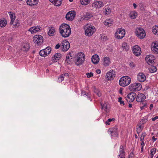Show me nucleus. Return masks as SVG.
Returning a JSON list of instances; mask_svg holds the SVG:
<instances>
[{
	"instance_id": "obj_1",
	"label": "nucleus",
	"mask_w": 158,
	"mask_h": 158,
	"mask_svg": "<svg viewBox=\"0 0 158 158\" xmlns=\"http://www.w3.org/2000/svg\"><path fill=\"white\" fill-rule=\"evenodd\" d=\"M60 31L62 37L66 38L69 37L71 33V28L66 24H62L60 27Z\"/></svg>"
},
{
	"instance_id": "obj_2",
	"label": "nucleus",
	"mask_w": 158,
	"mask_h": 158,
	"mask_svg": "<svg viewBox=\"0 0 158 158\" xmlns=\"http://www.w3.org/2000/svg\"><path fill=\"white\" fill-rule=\"evenodd\" d=\"M131 82V78L128 76H124L122 77L119 81L120 85L125 87L129 85Z\"/></svg>"
},
{
	"instance_id": "obj_3",
	"label": "nucleus",
	"mask_w": 158,
	"mask_h": 158,
	"mask_svg": "<svg viewBox=\"0 0 158 158\" xmlns=\"http://www.w3.org/2000/svg\"><path fill=\"white\" fill-rule=\"evenodd\" d=\"M136 35L140 39H143L145 36V31L143 29L141 28H137L135 31Z\"/></svg>"
},
{
	"instance_id": "obj_4",
	"label": "nucleus",
	"mask_w": 158,
	"mask_h": 158,
	"mask_svg": "<svg viewBox=\"0 0 158 158\" xmlns=\"http://www.w3.org/2000/svg\"><path fill=\"white\" fill-rule=\"evenodd\" d=\"M142 87L140 83H135L131 84L129 86V89L131 91H138L140 90Z\"/></svg>"
},
{
	"instance_id": "obj_5",
	"label": "nucleus",
	"mask_w": 158,
	"mask_h": 158,
	"mask_svg": "<svg viewBox=\"0 0 158 158\" xmlns=\"http://www.w3.org/2000/svg\"><path fill=\"white\" fill-rule=\"evenodd\" d=\"M43 37L40 35H35L33 37V40L38 45H40L44 41Z\"/></svg>"
},
{
	"instance_id": "obj_6",
	"label": "nucleus",
	"mask_w": 158,
	"mask_h": 158,
	"mask_svg": "<svg viewBox=\"0 0 158 158\" xmlns=\"http://www.w3.org/2000/svg\"><path fill=\"white\" fill-rule=\"evenodd\" d=\"M94 29V26H89L87 27L85 32V35L89 36L92 35L95 32Z\"/></svg>"
},
{
	"instance_id": "obj_7",
	"label": "nucleus",
	"mask_w": 158,
	"mask_h": 158,
	"mask_svg": "<svg viewBox=\"0 0 158 158\" xmlns=\"http://www.w3.org/2000/svg\"><path fill=\"white\" fill-rule=\"evenodd\" d=\"M125 34V31L124 29H118L115 33L116 37L118 39H121L123 38Z\"/></svg>"
},
{
	"instance_id": "obj_8",
	"label": "nucleus",
	"mask_w": 158,
	"mask_h": 158,
	"mask_svg": "<svg viewBox=\"0 0 158 158\" xmlns=\"http://www.w3.org/2000/svg\"><path fill=\"white\" fill-rule=\"evenodd\" d=\"M115 76V72L113 70H111L107 73L106 75V77L108 81L113 80Z\"/></svg>"
},
{
	"instance_id": "obj_9",
	"label": "nucleus",
	"mask_w": 158,
	"mask_h": 158,
	"mask_svg": "<svg viewBox=\"0 0 158 158\" xmlns=\"http://www.w3.org/2000/svg\"><path fill=\"white\" fill-rule=\"evenodd\" d=\"M136 96V94L134 92H131L129 93L127 96V100L128 102H132Z\"/></svg>"
},
{
	"instance_id": "obj_10",
	"label": "nucleus",
	"mask_w": 158,
	"mask_h": 158,
	"mask_svg": "<svg viewBox=\"0 0 158 158\" xmlns=\"http://www.w3.org/2000/svg\"><path fill=\"white\" fill-rule=\"evenodd\" d=\"M76 15L75 12L74 11L69 12L66 15V18L69 20H73Z\"/></svg>"
},
{
	"instance_id": "obj_11",
	"label": "nucleus",
	"mask_w": 158,
	"mask_h": 158,
	"mask_svg": "<svg viewBox=\"0 0 158 158\" xmlns=\"http://www.w3.org/2000/svg\"><path fill=\"white\" fill-rule=\"evenodd\" d=\"M132 51L134 54L136 56H139L141 52L140 47L138 45H135L133 47Z\"/></svg>"
},
{
	"instance_id": "obj_12",
	"label": "nucleus",
	"mask_w": 158,
	"mask_h": 158,
	"mask_svg": "<svg viewBox=\"0 0 158 158\" xmlns=\"http://www.w3.org/2000/svg\"><path fill=\"white\" fill-rule=\"evenodd\" d=\"M61 48L63 51H66L68 50L70 48V44L69 42L66 40L63 41L62 43Z\"/></svg>"
},
{
	"instance_id": "obj_13",
	"label": "nucleus",
	"mask_w": 158,
	"mask_h": 158,
	"mask_svg": "<svg viewBox=\"0 0 158 158\" xmlns=\"http://www.w3.org/2000/svg\"><path fill=\"white\" fill-rule=\"evenodd\" d=\"M154 59V56L152 55L147 56L145 58L146 61L148 64L149 65L153 64Z\"/></svg>"
},
{
	"instance_id": "obj_14",
	"label": "nucleus",
	"mask_w": 158,
	"mask_h": 158,
	"mask_svg": "<svg viewBox=\"0 0 158 158\" xmlns=\"http://www.w3.org/2000/svg\"><path fill=\"white\" fill-rule=\"evenodd\" d=\"M152 52L156 54H158V43H152L151 47Z\"/></svg>"
},
{
	"instance_id": "obj_15",
	"label": "nucleus",
	"mask_w": 158,
	"mask_h": 158,
	"mask_svg": "<svg viewBox=\"0 0 158 158\" xmlns=\"http://www.w3.org/2000/svg\"><path fill=\"white\" fill-rule=\"evenodd\" d=\"M138 80L140 82H144L146 79L145 75L142 73H139L137 75Z\"/></svg>"
},
{
	"instance_id": "obj_16",
	"label": "nucleus",
	"mask_w": 158,
	"mask_h": 158,
	"mask_svg": "<svg viewBox=\"0 0 158 158\" xmlns=\"http://www.w3.org/2000/svg\"><path fill=\"white\" fill-rule=\"evenodd\" d=\"M119 151L120 154L118 155V158H125V151L123 146L121 145L120 146Z\"/></svg>"
},
{
	"instance_id": "obj_17",
	"label": "nucleus",
	"mask_w": 158,
	"mask_h": 158,
	"mask_svg": "<svg viewBox=\"0 0 158 158\" xmlns=\"http://www.w3.org/2000/svg\"><path fill=\"white\" fill-rule=\"evenodd\" d=\"M146 98V97L143 94H139L136 98V101L138 102H141L143 101Z\"/></svg>"
},
{
	"instance_id": "obj_18",
	"label": "nucleus",
	"mask_w": 158,
	"mask_h": 158,
	"mask_svg": "<svg viewBox=\"0 0 158 158\" xmlns=\"http://www.w3.org/2000/svg\"><path fill=\"white\" fill-rule=\"evenodd\" d=\"M85 58H84L83 54H82L81 57H77L75 64L77 66H79L82 64Z\"/></svg>"
},
{
	"instance_id": "obj_19",
	"label": "nucleus",
	"mask_w": 158,
	"mask_h": 158,
	"mask_svg": "<svg viewBox=\"0 0 158 158\" xmlns=\"http://www.w3.org/2000/svg\"><path fill=\"white\" fill-rule=\"evenodd\" d=\"M109 130L110 132L111 136L116 137L118 135L117 128L116 127L109 129Z\"/></svg>"
},
{
	"instance_id": "obj_20",
	"label": "nucleus",
	"mask_w": 158,
	"mask_h": 158,
	"mask_svg": "<svg viewBox=\"0 0 158 158\" xmlns=\"http://www.w3.org/2000/svg\"><path fill=\"white\" fill-rule=\"evenodd\" d=\"M40 27L37 26H35L31 27L28 30V31L31 32L32 34L35 33L38 31L40 30Z\"/></svg>"
},
{
	"instance_id": "obj_21",
	"label": "nucleus",
	"mask_w": 158,
	"mask_h": 158,
	"mask_svg": "<svg viewBox=\"0 0 158 158\" xmlns=\"http://www.w3.org/2000/svg\"><path fill=\"white\" fill-rule=\"evenodd\" d=\"M93 17L92 14L89 12L85 13L82 17L83 19L87 20Z\"/></svg>"
},
{
	"instance_id": "obj_22",
	"label": "nucleus",
	"mask_w": 158,
	"mask_h": 158,
	"mask_svg": "<svg viewBox=\"0 0 158 158\" xmlns=\"http://www.w3.org/2000/svg\"><path fill=\"white\" fill-rule=\"evenodd\" d=\"M92 61L94 64H96L98 63L99 61V57L97 55H94L91 58Z\"/></svg>"
},
{
	"instance_id": "obj_23",
	"label": "nucleus",
	"mask_w": 158,
	"mask_h": 158,
	"mask_svg": "<svg viewBox=\"0 0 158 158\" xmlns=\"http://www.w3.org/2000/svg\"><path fill=\"white\" fill-rule=\"evenodd\" d=\"M8 13L10 15V18L11 19V21L10 23V25H12L13 24V22L15 19V13H12L11 12H9Z\"/></svg>"
},
{
	"instance_id": "obj_24",
	"label": "nucleus",
	"mask_w": 158,
	"mask_h": 158,
	"mask_svg": "<svg viewBox=\"0 0 158 158\" xmlns=\"http://www.w3.org/2000/svg\"><path fill=\"white\" fill-rule=\"evenodd\" d=\"M38 0H27V5L32 6L37 4Z\"/></svg>"
},
{
	"instance_id": "obj_25",
	"label": "nucleus",
	"mask_w": 158,
	"mask_h": 158,
	"mask_svg": "<svg viewBox=\"0 0 158 158\" xmlns=\"http://www.w3.org/2000/svg\"><path fill=\"white\" fill-rule=\"evenodd\" d=\"M104 24L108 27L111 26L113 24L111 19H106L104 23Z\"/></svg>"
},
{
	"instance_id": "obj_26",
	"label": "nucleus",
	"mask_w": 158,
	"mask_h": 158,
	"mask_svg": "<svg viewBox=\"0 0 158 158\" xmlns=\"http://www.w3.org/2000/svg\"><path fill=\"white\" fill-rule=\"evenodd\" d=\"M72 56L70 55V54H68L66 57V61L69 64H70L73 62V59L72 58H70Z\"/></svg>"
},
{
	"instance_id": "obj_27",
	"label": "nucleus",
	"mask_w": 158,
	"mask_h": 158,
	"mask_svg": "<svg viewBox=\"0 0 158 158\" xmlns=\"http://www.w3.org/2000/svg\"><path fill=\"white\" fill-rule=\"evenodd\" d=\"M110 63V59L108 57H105L104 59V65L105 66H108Z\"/></svg>"
},
{
	"instance_id": "obj_28",
	"label": "nucleus",
	"mask_w": 158,
	"mask_h": 158,
	"mask_svg": "<svg viewBox=\"0 0 158 158\" xmlns=\"http://www.w3.org/2000/svg\"><path fill=\"white\" fill-rule=\"evenodd\" d=\"M61 57V54L60 53L55 54L52 57L53 60H59Z\"/></svg>"
},
{
	"instance_id": "obj_29",
	"label": "nucleus",
	"mask_w": 158,
	"mask_h": 158,
	"mask_svg": "<svg viewBox=\"0 0 158 158\" xmlns=\"http://www.w3.org/2000/svg\"><path fill=\"white\" fill-rule=\"evenodd\" d=\"M44 50L45 51V54L46 56L50 53L51 51V48L50 47H48L45 49H44Z\"/></svg>"
},
{
	"instance_id": "obj_30",
	"label": "nucleus",
	"mask_w": 158,
	"mask_h": 158,
	"mask_svg": "<svg viewBox=\"0 0 158 158\" xmlns=\"http://www.w3.org/2000/svg\"><path fill=\"white\" fill-rule=\"evenodd\" d=\"M29 45L28 44H26L24 45L22 49L23 51L27 52L29 50Z\"/></svg>"
},
{
	"instance_id": "obj_31",
	"label": "nucleus",
	"mask_w": 158,
	"mask_h": 158,
	"mask_svg": "<svg viewBox=\"0 0 158 158\" xmlns=\"http://www.w3.org/2000/svg\"><path fill=\"white\" fill-rule=\"evenodd\" d=\"M106 14L109 15L111 12V9L110 6H106L105 7Z\"/></svg>"
},
{
	"instance_id": "obj_32",
	"label": "nucleus",
	"mask_w": 158,
	"mask_h": 158,
	"mask_svg": "<svg viewBox=\"0 0 158 158\" xmlns=\"http://www.w3.org/2000/svg\"><path fill=\"white\" fill-rule=\"evenodd\" d=\"M7 24V21L0 19V27H5Z\"/></svg>"
},
{
	"instance_id": "obj_33",
	"label": "nucleus",
	"mask_w": 158,
	"mask_h": 158,
	"mask_svg": "<svg viewBox=\"0 0 158 158\" xmlns=\"http://www.w3.org/2000/svg\"><path fill=\"white\" fill-rule=\"evenodd\" d=\"M122 47L123 50H125L126 51L128 50L129 49V46L126 43H124L122 44Z\"/></svg>"
},
{
	"instance_id": "obj_34",
	"label": "nucleus",
	"mask_w": 158,
	"mask_h": 158,
	"mask_svg": "<svg viewBox=\"0 0 158 158\" xmlns=\"http://www.w3.org/2000/svg\"><path fill=\"white\" fill-rule=\"evenodd\" d=\"M152 30L154 34L158 35V26L155 27H153L152 28Z\"/></svg>"
},
{
	"instance_id": "obj_35",
	"label": "nucleus",
	"mask_w": 158,
	"mask_h": 158,
	"mask_svg": "<svg viewBox=\"0 0 158 158\" xmlns=\"http://www.w3.org/2000/svg\"><path fill=\"white\" fill-rule=\"evenodd\" d=\"M90 0H80L81 3L84 5H87L90 2Z\"/></svg>"
},
{
	"instance_id": "obj_36",
	"label": "nucleus",
	"mask_w": 158,
	"mask_h": 158,
	"mask_svg": "<svg viewBox=\"0 0 158 158\" xmlns=\"http://www.w3.org/2000/svg\"><path fill=\"white\" fill-rule=\"evenodd\" d=\"M137 13L135 12H132L130 14V17L132 19H134L136 18L137 15Z\"/></svg>"
},
{
	"instance_id": "obj_37",
	"label": "nucleus",
	"mask_w": 158,
	"mask_h": 158,
	"mask_svg": "<svg viewBox=\"0 0 158 158\" xmlns=\"http://www.w3.org/2000/svg\"><path fill=\"white\" fill-rule=\"evenodd\" d=\"M101 109H103L107 111V104L105 103L103 105L101 103Z\"/></svg>"
},
{
	"instance_id": "obj_38",
	"label": "nucleus",
	"mask_w": 158,
	"mask_h": 158,
	"mask_svg": "<svg viewBox=\"0 0 158 158\" xmlns=\"http://www.w3.org/2000/svg\"><path fill=\"white\" fill-rule=\"evenodd\" d=\"M55 31L51 27V28L49 30L48 34L49 35H53L54 34Z\"/></svg>"
},
{
	"instance_id": "obj_39",
	"label": "nucleus",
	"mask_w": 158,
	"mask_h": 158,
	"mask_svg": "<svg viewBox=\"0 0 158 158\" xmlns=\"http://www.w3.org/2000/svg\"><path fill=\"white\" fill-rule=\"evenodd\" d=\"M142 130V128L141 125H139V127L137 128L136 131L138 134Z\"/></svg>"
},
{
	"instance_id": "obj_40",
	"label": "nucleus",
	"mask_w": 158,
	"mask_h": 158,
	"mask_svg": "<svg viewBox=\"0 0 158 158\" xmlns=\"http://www.w3.org/2000/svg\"><path fill=\"white\" fill-rule=\"evenodd\" d=\"M39 54L42 56L45 57L46 56L45 53V51L44 50V49L40 51Z\"/></svg>"
},
{
	"instance_id": "obj_41",
	"label": "nucleus",
	"mask_w": 158,
	"mask_h": 158,
	"mask_svg": "<svg viewBox=\"0 0 158 158\" xmlns=\"http://www.w3.org/2000/svg\"><path fill=\"white\" fill-rule=\"evenodd\" d=\"M64 77L63 74H61L59 76L58 80L59 82L62 81L64 79Z\"/></svg>"
},
{
	"instance_id": "obj_42",
	"label": "nucleus",
	"mask_w": 158,
	"mask_h": 158,
	"mask_svg": "<svg viewBox=\"0 0 158 158\" xmlns=\"http://www.w3.org/2000/svg\"><path fill=\"white\" fill-rule=\"evenodd\" d=\"M153 64H152L151 65H152L151 68H150L152 70V73H154L156 72V68L155 66H152Z\"/></svg>"
},
{
	"instance_id": "obj_43",
	"label": "nucleus",
	"mask_w": 158,
	"mask_h": 158,
	"mask_svg": "<svg viewBox=\"0 0 158 158\" xmlns=\"http://www.w3.org/2000/svg\"><path fill=\"white\" fill-rule=\"evenodd\" d=\"M115 120V118H113L112 119L109 118L108 119L107 121L105 122L106 124V125H110V123L112 121Z\"/></svg>"
},
{
	"instance_id": "obj_44",
	"label": "nucleus",
	"mask_w": 158,
	"mask_h": 158,
	"mask_svg": "<svg viewBox=\"0 0 158 158\" xmlns=\"http://www.w3.org/2000/svg\"><path fill=\"white\" fill-rule=\"evenodd\" d=\"M62 0H56V6H60L61 4V3Z\"/></svg>"
},
{
	"instance_id": "obj_45",
	"label": "nucleus",
	"mask_w": 158,
	"mask_h": 158,
	"mask_svg": "<svg viewBox=\"0 0 158 158\" xmlns=\"http://www.w3.org/2000/svg\"><path fill=\"white\" fill-rule=\"evenodd\" d=\"M122 98L121 97H119L118 98V102H120L121 105H124V103L123 101H122Z\"/></svg>"
},
{
	"instance_id": "obj_46",
	"label": "nucleus",
	"mask_w": 158,
	"mask_h": 158,
	"mask_svg": "<svg viewBox=\"0 0 158 158\" xmlns=\"http://www.w3.org/2000/svg\"><path fill=\"white\" fill-rule=\"evenodd\" d=\"M146 135L145 133H142V134L140 138V141H143V140Z\"/></svg>"
},
{
	"instance_id": "obj_47",
	"label": "nucleus",
	"mask_w": 158,
	"mask_h": 158,
	"mask_svg": "<svg viewBox=\"0 0 158 158\" xmlns=\"http://www.w3.org/2000/svg\"><path fill=\"white\" fill-rule=\"evenodd\" d=\"M86 75L87 76V77L89 78L93 76V73L91 72L90 73H86Z\"/></svg>"
},
{
	"instance_id": "obj_48",
	"label": "nucleus",
	"mask_w": 158,
	"mask_h": 158,
	"mask_svg": "<svg viewBox=\"0 0 158 158\" xmlns=\"http://www.w3.org/2000/svg\"><path fill=\"white\" fill-rule=\"evenodd\" d=\"M156 150L155 148H153L151 149V154L154 155L156 153Z\"/></svg>"
},
{
	"instance_id": "obj_49",
	"label": "nucleus",
	"mask_w": 158,
	"mask_h": 158,
	"mask_svg": "<svg viewBox=\"0 0 158 158\" xmlns=\"http://www.w3.org/2000/svg\"><path fill=\"white\" fill-rule=\"evenodd\" d=\"M15 24L14 25V26L16 28L19 26V23L17 20L15 21Z\"/></svg>"
},
{
	"instance_id": "obj_50",
	"label": "nucleus",
	"mask_w": 158,
	"mask_h": 158,
	"mask_svg": "<svg viewBox=\"0 0 158 158\" xmlns=\"http://www.w3.org/2000/svg\"><path fill=\"white\" fill-rule=\"evenodd\" d=\"M49 1L56 6V0H49ZM56 1H57V0H56Z\"/></svg>"
},
{
	"instance_id": "obj_51",
	"label": "nucleus",
	"mask_w": 158,
	"mask_h": 158,
	"mask_svg": "<svg viewBox=\"0 0 158 158\" xmlns=\"http://www.w3.org/2000/svg\"><path fill=\"white\" fill-rule=\"evenodd\" d=\"M129 158H134L133 152H131L129 156Z\"/></svg>"
},
{
	"instance_id": "obj_52",
	"label": "nucleus",
	"mask_w": 158,
	"mask_h": 158,
	"mask_svg": "<svg viewBox=\"0 0 158 158\" xmlns=\"http://www.w3.org/2000/svg\"><path fill=\"white\" fill-rule=\"evenodd\" d=\"M141 141V149L142 150L143 148L144 145V143L143 141Z\"/></svg>"
},
{
	"instance_id": "obj_53",
	"label": "nucleus",
	"mask_w": 158,
	"mask_h": 158,
	"mask_svg": "<svg viewBox=\"0 0 158 158\" xmlns=\"http://www.w3.org/2000/svg\"><path fill=\"white\" fill-rule=\"evenodd\" d=\"M130 66L131 67H134L135 66V65L134 64L133 62H131L130 64Z\"/></svg>"
},
{
	"instance_id": "obj_54",
	"label": "nucleus",
	"mask_w": 158,
	"mask_h": 158,
	"mask_svg": "<svg viewBox=\"0 0 158 158\" xmlns=\"http://www.w3.org/2000/svg\"><path fill=\"white\" fill-rule=\"evenodd\" d=\"M60 45L58 44H57L56 46L55 47V48L56 49H58L60 48Z\"/></svg>"
},
{
	"instance_id": "obj_55",
	"label": "nucleus",
	"mask_w": 158,
	"mask_h": 158,
	"mask_svg": "<svg viewBox=\"0 0 158 158\" xmlns=\"http://www.w3.org/2000/svg\"><path fill=\"white\" fill-rule=\"evenodd\" d=\"M158 118V116H156V117H155L154 118H152V120L153 121H155Z\"/></svg>"
},
{
	"instance_id": "obj_56",
	"label": "nucleus",
	"mask_w": 158,
	"mask_h": 158,
	"mask_svg": "<svg viewBox=\"0 0 158 158\" xmlns=\"http://www.w3.org/2000/svg\"><path fill=\"white\" fill-rule=\"evenodd\" d=\"M63 75H64V77H68L69 76V74L68 73H66L64 74H63Z\"/></svg>"
},
{
	"instance_id": "obj_57",
	"label": "nucleus",
	"mask_w": 158,
	"mask_h": 158,
	"mask_svg": "<svg viewBox=\"0 0 158 158\" xmlns=\"http://www.w3.org/2000/svg\"><path fill=\"white\" fill-rule=\"evenodd\" d=\"M96 73L98 74H99L101 73V70L100 69H97L96 70Z\"/></svg>"
},
{
	"instance_id": "obj_58",
	"label": "nucleus",
	"mask_w": 158,
	"mask_h": 158,
	"mask_svg": "<svg viewBox=\"0 0 158 158\" xmlns=\"http://www.w3.org/2000/svg\"><path fill=\"white\" fill-rule=\"evenodd\" d=\"M82 54H83L84 58H85L84 54V53H81V54H79V56H78V57H81Z\"/></svg>"
},
{
	"instance_id": "obj_59",
	"label": "nucleus",
	"mask_w": 158,
	"mask_h": 158,
	"mask_svg": "<svg viewBox=\"0 0 158 158\" xmlns=\"http://www.w3.org/2000/svg\"><path fill=\"white\" fill-rule=\"evenodd\" d=\"M152 139L153 141H155L156 140V139L155 138L154 136L152 137Z\"/></svg>"
},
{
	"instance_id": "obj_60",
	"label": "nucleus",
	"mask_w": 158,
	"mask_h": 158,
	"mask_svg": "<svg viewBox=\"0 0 158 158\" xmlns=\"http://www.w3.org/2000/svg\"><path fill=\"white\" fill-rule=\"evenodd\" d=\"M97 95H98L99 97H100L101 95V94L100 92H98L97 93Z\"/></svg>"
},
{
	"instance_id": "obj_61",
	"label": "nucleus",
	"mask_w": 158,
	"mask_h": 158,
	"mask_svg": "<svg viewBox=\"0 0 158 158\" xmlns=\"http://www.w3.org/2000/svg\"><path fill=\"white\" fill-rule=\"evenodd\" d=\"M153 107V105L151 104L150 105V110H151L152 107Z\"/></svg>"
},
{
	"instance_id": "obj_62",
	"label": "nucleus",
	"mask_w": 158,
	"mask_h": 158,
	"mask_svg": "<svg viewBox=\"0 0 158 158\" xmlns=\"http://www.w3.org/2000/svg\"><path fill=\"white\" fill-rule=\"evenodd\" d=\"M133 6L135 8L137 6V5L135 3H134L133 4Z\"/></svg>"
},
{
	"instance_id": "obj_63",
	"label": "nucleus",
	"mask_w": 158,
	"mask_h": 158,
	"mask_svg": "<svg viewBox=\"0 0 158 158\" xmlns=\"http://www.w3.org/2000/svg\"><path fill=\"white\" fill-rule=\"evenodd\" d=\"M129 107H130V108H131L132 107V105L131 104H130V103H129Z\"/></svg>"
},
{
	"instance_id": "obj_64",
	"label": "nucleus",
	"mask_w": 158,
	"mask_h": 158,
	"mask_svg": "<svg viewBox=\"0 0 158 158\" xmlns=\"http://www.w3.org/2000/svg\"><path fill=\"white\" fill-rule=\"evenodd\" d=\"M46 73H48L49 72V70L48 69H47L46 70Z\"/></svg>"
}]
</instances>
